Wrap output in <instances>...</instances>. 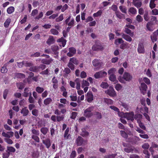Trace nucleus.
Here are the masks:
<instances>
[{"instance_id":"0eeeda50","label":"nucleus","mask_w":158,"mask_h":158,"mask_svg":"<svg viewBox=\"0 0 158 158\" xmlns=\"http://www.w3.org/2000/svg\"><path fill=\"white\" fill-rule=\"evenodd\" d=\"M126 118L128 120H130L131 122H133L134 120V113L133 112H126L125 113Z\"/></svg>"},{"instance_id":"f3484780","label":"nucleus","mask_w":158,"mask_h":158,"mask_svg":"<svg viewBox=\"0 0 158 158\" xmlns=\"http://www.w3.org/2000/svg\"><path fill=\"white\" fill-rule=\"evenodd\" d=\"M130 36V35L129 36L127 34H125L124 33L122 35V37L123 38L127 41L129 42H131L132 40V39Z\"/></svg>"},{"instance_id":"774afa93","label":"nucleus","mask_w":158,"mask_h":158,"mask_svg":"<svg viewBox=\"0 0 158 158\" xmlns=\"http://www.w3.org/2000/svg\"><path fill=\"white\" fill-rule=\"evenodd\" d=\"M124 42V41L122 38H119L116 39L115 41V44H117L123 43Z\"/></svg>"},{"instance_id":"4468645a","label":"nucleus","mask_w":158,"mask_h":158,"mask_svg":"<svg viewBox=\"0 0 158 158\" xmlns=\"http://www.w3.org/2000/svg\"><path fill=\"white\" fill-rule=\"evenodd\" d=\"M21 113L24 117H26L27 116L29 113V110L27 109V107H24L22 108L20 112Z\"/></svg>"},{"instance_id":"6e6d98bb","label":"nucleus","mask_w":158,"mask_h":158,"mask_svg":"<svg viewBox=\"0 0 158 158\" xmlns=\"http://www.w3.org/2000/svg\"><path fill=\"white\" fill-rule=\"evenodd\" d=\"M67 66L72 70H73L75 69V65L70 61L68 63Z\"/></svg>"},{"instance_id":"de8ad7c7","label":"nucleus","mask_w":158,"mask_h":158,"mask_svg":"<svg viewBox=\"0 0 158 158\" xmlns=\"http://www.w3.org/2000/svg\"><path fill=\"white\" fill-rule=\"evenodd\" d=\"M37 135H32L31 136L32 139H34L35 142L37 143H39L40 142V138Z\"/></svg>"},{"instance_id":"473e14b6","label":"nucleus","mask_w":158,"mask_h":158,"mask_svg":"<svg viewBox=\"0 0 158 158\" xmlns=\"http://www.w3.org/2000/svg\"><path fill=\"white\" fill-rule=\"evenodd\" d=\"M89 85V83L87 81L83 80L82 81L81 87L82 88H84L85 86H88Z\"/></svg>"},{"instance_id":"e433bc0d","label":"nucleus","mask_w":158,"mask_h":158,"mask_svg":"<svg viewBox=\"0 0 158 158\" xmlns=\"http://www.w3.org/2000/svg\"><path fill=\"white\" fill-rule=\"evenodd\" d=\"M52 61V60L51 59H45L42 60V62L44 64H49Z\"/></svg>"},{"instance_id":"72a5a7b5","label":"nucleus","mask_w":158,"mask_h":158,"mask_svg":"<svg viewBox=\"0 0 158 158\" xmlns=\"http://www.w3.org/2000/svg\"><path fill=\"white\" fill-rule=\"evenodd\" d=\"M143 18L144 20L146 21H148L149 20L150 17L148 16V10L145 11Z\"/></svg>"},{"instance_id":"37998d69","label":"nucleus","mask_w":158,"mask_h":158,"mask_svg":"<svg viewBox=\"0 0 158 158\" xmlns=\"http://www.w3.org/2000/svg\"><path fill=\"white\" fill-rule=\"evenodd\" d=\"M137 123L139 124V127L142 129L145 130L146 128L144 125V124L141 122V120H138Z\"/></svg>"},{"instance_id":"052dcab7","label":"nucleus","mask_w":158,"mask_h":158,"mask_svg":"<svg viewBox=\"0 0 158 158\" xmlns=\"http://www.w3.org/2000/svg\"><path fill=\"white\" fill-rule=\"evenodd\" d=\"M7 151L9 152H14L15 151V149L13 147H7Z\"/></svg>"},{"instance_id":"dca6fc26","label":"nucleus","mask_w":158,"mask_h":158,"mask_svg":"<svg viewBox=\"0 0 158 158\" xmlns=\"http://www.w3.org/2000/svg\"><path fill=\"white\" fill-rule=\"evenodd\" d=\"M89 133L87 131L85 128H83L81 129V132L80 135L82 137H87L89 135Z\"/></svg>"},{"instance_id":"f03ea898","label":"nucleus","mask_w":158,"mask_h":158,"mask_svg":"<svg viewBox=\"0 0 158 158\" xmlns=\"http://www.w3.org/2000/svg\"><path fill=\"white\" fill-rule=\"evenodd\" d=\"M94 107L93 106H90L86 109L84 111L83 115L87 118H89L92 116L94 115L93 111Z\"/></svg>"},{"instance_id":"bf43d9fd","label":"nucleus","mask_w":158,"mask_h":158,"mask_svg":"<svg viewBox=\"0 0 158 158\" xmlns=\"http://www.w3.org/2000/svg\"><path fill=\"white\" fill-rule=\"evenodd\" d=\"M116 155V154L108 155L105 156L104 158H115Z\"/></svg>"},{"instance_id":"338daca9","label":"nucleus","mask_w":158,"mask_h":158,"mask_svg":"<svg viewBox=\"0 0 158 158\" xmlns=\"http://www.w3.org/2000/svg\"><path fill=\"white\" fill-rule=\"evenodd\" d=\"M116 71V69L115 68H113L110 69L108 71V73L109 74L112 75L114 74V73Z\"/></svg>"},{"instance_id":"e2e57ef3","label":"nucleus","mask_w":158,"mask_h":158,"mask_svg":"<svg viewBox=\"0 0 158 158\" xmlns=\"http://www.w3.org/2000/svg\"><path fill=\"white\" fill-rule=\"evenodd\" d=\"M77 115V113L75 112H73L71 113L70 116V118L72 119H75Z\"/></svg>"},{"instance_id":"393cba45","label":"nucleus","mask_w":158,"mask_h":158,"mask_svg":"<svg viewBox=\"0 0 158 158\" xmlns=\"http://www.w3.org/2000/svg\"><path fill=\"white\" fill-rule=\"evenodd\" d=\"M29 70L31 71L34 72H38V66H32L30 67Z\"/></svg>"},{"instance_id":"a878e982","label":"nucleus","mask_w":158,"mask_h":158,"mask_svg":"<svg viewBox=\"0 0 158 158\" xmlns=\"http://www.w3.org/2000/svg\"><path fill=\"white\" fill-rule=\"evenodd\" d=\"M15 8L13 6H10L7 8L6 11L8 14H11L15 11Z\"/></svg>"},{"instance_id":"2f4dec72","label":"nucleus","mask_w":158,"mask_h":158,"mask_svg":"<svg viewBox=\"0 0 158 158\" xmlns=\"http://www.w3.org/2000/svg\"><path fill=\"white\" fill-rule=\"evenodd\" d=\"M31 92L28 89V88H25L24 89V91L23 96L25 97H27L29 96V93Z\"/></svg>"},{"instance_id":"8fccbe9b","label":"nucleus","mask_w":158,"mask_h":158,"mask_svg":"<svg viewBox=\"0 0 158 158\" xmlns=\"http://www.w3.org/2000/svg\"><path fill=\"white\" fill-rule=\"evenodd\" d=\"M29 102L30 103H34L35 101L33 98L31 96V93H29V97L28 99Z\"/></svg>"},{"instance_id":"4d7b16f0","label":"nucleus","mask_w":158,"mask_h":158,"mask_svg":"<svg viewBox=\"0 0 158 158\" xmlns=\"http://www.w3.org/2000/svg\"><path fill=\"white\" fill-rule=\"evenodd\" d=\"M32 114L35 116H37L38 115L39 111L37 109H34L32 110Z\"/></svg>"},{"instance_id":"58836bf2","label":"nucleus","mask_w":158,"mask_h":158,"mask_svg":"<svg viewBox=\"0 0 158 158\" xmlns=\"http://www.w3.org/2000/svg\"><path fill=\"white\" fill-rule=\"evenodd\" d=\"M142 118V115L141 114H135L134 116V118L135 120H136L137 121V122H138V120H140V119Z\"/></svg>"},{"instance_id":"ea45409f","label":"nucleus","mask_w":158,"mask_h":158,"mask_svg":"<svg viewBox=\"0 0 158 158\" xmlns=\"http://www.w3.org/2000/svg\"><path fill=\"white\" fill-rule=\"evenodd\" d=\"M11 22V19H10L9 18L7 19L6 20L5 22L4 25V27H8Z\"/></svg>"},{"instance_id":"bb28decb","label":"nucleus","mask_w":158,"mask_h":158,"mask_svg":"<svg viewBox=\"0 0 158 158\" xmlns=\"http://www.w3.org/2000/svg\"><path fill=\"white\" fill-rule=\"evenodd\" d=\"M48 131V129L45 127H42L40 130V132L44 135H45L47 134Z\"/></svg>"},{"instance_id":"ddd939ff","label":"nucleus","mask_w":158,"mask_h":158,"mask_svg":"<svg viewBox=\"0 0 158 158\" xmlns=\"http://www.w3.org/2000/svg\"><path fill=\"white\" fill-rule=\"evenodd\" d=\"M57 42L60 43L59 45L60 46H62L63 47H64L66 44L67 41L63 37H61L57 40Z\"/></svg>"},{"instance_id":"39448f33","label":"nucleus","mask_w":158,"mask_h":158,"mask_svg":"<svg viewBox=\"0 0 158 158\" xmlns=\"http://www.w3.org/2000/svg\"><path fill=\"white\" fill-rule=\"evenodd\" d=\"M86 142V141L80 136H78L75 141V143L77 146L83 145Z\"/></svg>"},{"instance_id":"4be33fe9","label":"nucleus","mask_w":158,"mask_h":158,"mask_svg":"<svg viewBox=\"0 0 158 158\" xmlns=\"http://www.w3.org/2000/svg\"><path fill=\"white\" fill-rule=\"evenodd\" d=\"M76 84V88L77 90H79L81 87V79L79 78H77L75 80Z\"/></svg>"},{"instance_id":"f8f14e48","label":"nucleus","mask_w":158,"mask_h":158,"mask_svg":"<svg viewBox=\"0 0 158 158\" xmlns=\"http://www.w3.org/2000/svg\"><path fill=\"white\" fill-rule=\"evenodd\" d=\"M133 4L135 6L139 8L142 6V0H133Z\"/></svg>"},{"instance_id":"1a4fd4ad","label":"nucleus","mask_w":158,"mask_h":158,"mask_svg":"<svg viewBox=\"0 0 158 158\" xmlns=\"http://www.w3.org/2000/svg\"><path fill=\"white\" fill-rule=\"evenodd\" d=\"M76 50L74 47H71L69 48V52L67 53V56L69 57L73 56L76 53Z\"/></svg>"},{"instance_id":"5701e85b","label":"nucleus","mask_w":158,"mask_h":158,"mask_svg":"<svg viewBox=\"0 0 158 158\" xmlns=\"http://www.w3.org/2000/svg\"><path fill=\"white\" fill-rule=\"evenodd\" d=\"M15 77L18 78H24L25 77V75L23 73H16L15 74Z\"/></svg>"},{"instance_id":"a18cd8bd","label":"nucleus","mask_w":158,"mask_h":158,"mask_svg":"<svg viewBox=\"0 0 158 158\" xmlns=\"http://www.w3.org/2000/svg\"><path fill=\"white\" fill-rule=\"evenodd\" d=\"M49 69H47L45 70L42 71L40 73V74L43 75H49L50 74V73H49Z\"/></svg>"},{"instance_id":"0e129e2a","label":"nucleus","mask_w":158,"mask_h":158,"mask_svg":"<svg viewBox=\"0 0 158 158\" xmlns=\"http://www.w3.org/2000/svg\"><path fill=\"white\" fill-rule=\"evenodd\" d=\"M136 21L139 23L142 22L143 20V19L142 17L139 15H138L136 16Z\"/></svg>"},{"instance_id":"864d4df0","label":"nucleus","mask_w":158,"mask_h":158,"mask_svg":"<svg viewBox=\"0 0 158 158\" xmlns=\"http://www.w3.org/2000/svg\"><path fill=\"white\" fill-rule=\"evenodd\" d=\"M100 86L104 89H107L109 87V85L106 82H102L100 85Z\"/></svg>"},{"instance_id":"603ef678","label":"nucleus","mask_w":158,"mask_h":158,"mask_svg":"<svg viewBox=\"0 0 158 158\" xmlns=\"http://www.w3.org/2000/svg\"><path fill=\"white\" fill-rule=\"evenodd\" d=\"M94 115L96 116V118L98 119H101L102 118L101 113L99 112H95Z\"/></svg>"},{"instance_id":"5fc2aeb1","label":"nucleus","mask_w":158,"mask_h":158,"mask_svg":"<svg viewBox=\"0 0 158 158\" xmlns=\"http://www.w3.org/2000/svg\"><path fill=\"white\" fill-rule=\"evenodd\" d=\"M64 19L63 15L62 14H61L58 18L56 19V21L57 22L62 21Z\"/></svg>"},{"instance_id":"79ce46f5","label":"nucleus","mask_w":158,"mask_h":158,"mask_svg":"<svg viewBox=\"0 0 158 158\" xmlns=\"http://www.w3.org/2000/svg\"><path fill=\"white\" fill-rule=\"evenodd\" d=\"M44 89L43 87L37 86L35 90L39 94L42 93L44 91Z\"/></svg>"},{"instance_id":"c9c22d12","label":"nucleus","mask_w":158,"mask_h":158,"mask_svg":"<svg viewBox=\"0 0 158 158\" xmlns=\"http://www.w3.org/2000/svg\"><path fill=\"white\" fill-rule=\"evenodd\" d=\"M52 101V100L51 98H47L44 100V103L45 105H47L50 104Z\"/></svg>"},{"instance_id":"aec40b11","label":"nucleus","mask_w":158,"mask_h":158,"mask_svg":"<svg viewBox=\"0 0 158 158\" xmlns=\"http://www.w3.org/2000/svg\"><path fill=\"white\" fill-rule=\"evenodd\" d=\"M87 101L88 102H91L93 100V95L92 93H87Z\"/></svg>"},{"instance_id":"49530a36","label":"nucleus","mask_w":158,"mask_h":158,"mask_svg":"<svg viewBox=\"0 0 158 158\" xmlns=\"http://www.w3.org/2000/svg\"><path fill=\"white\" fill-rule=\"evenodd\" d=\"M102 13V10H99L96 13H94L93 14V16L94 17H98L100 16Z\"/></svg>"},{"instance_id":"cd10ccee","label":"nucleus","mask_w":158,"mask_h":158,"mask_svg":"<svg viewBox=\"0 0 158 158\" xmlns=\"http://www.w3.org/2000/svg\"><path fill=\"white\" fill-rule=\"evenodd\" d=\"M109 79L111 81L115 82V83L118 82V81L116 80V76L114 74L110 75L109 77Z\"/></svg>"},{"instance_id":"9d476101","label":"nucleus","mask_w":158,"mask_h":158,"mask_svg":"<svg viewBox=\"0 0 158 158\" xmlns=\"http://www.w3.org/2000/svg\"><path fill=\"white\" fill-rule=\"evenodd\" d=\"M158 36V29L156 31H154L151 36V40L153 42H154L157 41Z\"/></svg>"},{"instance_id":"7c9ffc66","label":"nucleus","mask_w":158,"mask_h":158,"mask_svg":"<svg viewBox=\"0 0 158 158\" xmlns=\"http://www.w3.org/2000/svg\"><path fill=\"white\" fill-rule=\"evenodd\" d=\"M69 61L76 65H78L79 63V61L74 57L71 58L70 59Z\"/></svg>"},{"instance_id":"b1692460","label":"nucleus","mask_w":158,"mask_h":158,"mask_svg":"<svg viewBox=\"0 0 158 158\" xmlns=\"http://www.w3.org/2000/svg\"><path fill=\"white\" fill-rule=\"evenodd\" d=\"M54 41V39L53 37L52 36H50L46 42V43L47 44L49 45H50L53 44Z\"/></svg>"},{"instance_id":"a211bd4d","label":"nucleus","mask_w":158,"mask_h":158,"mask_svg":"<svg viewBox=\"0 0 158 158\" xmlns=\"http://www.w3.org/2000/svg\"><path fill=\"white\" fill-rule=\"evenodd\" d=\"M92 64L94 67H98L101 65L99 60L97 59H95L93 60L92 61Z\"/></svg>"},{"instance_id":"09e8293b","label":"nucleus","mask_w":158,"mask_h":158,"mask_svg":"<svg viewBox=\"0 0 158 158\" xmlns=\"http://www.w3.org/2000/svg\"><path fill=\"white\" fill-rule=\"evenodd\" d=\"M143 153L146 155L145 156V158H150V154L148 150L144 149L143 151Z\"/></svg>"},{"instance_id":"6ab92c4d","label":"nucleus","mask_w":158,"mask_h":158,"mask_svg":"<svg viewBox=\"0 0 158 158\" xmlns=\"http://www.w3.org/2000/svg\"><path fill=\"white\" fill-rule=\"evenodd\" d=\"M43 143L44 144L47 148H48L51 146L50 140L48 139L42 140Z\"/></svg>"},{"instance_id":"3c124183","label":"nucleus","mask_w":158,"mask_h":158,"mask_svg":"<svg viewBox=\"0 0 158 158\" xmlns=\"http://www.w3.org/2000/svg\"><path fill=\"white\" fill-rule=\"evenodd\" d=\"M119 9L122 13L125 14L127 13V9L125 6H120Z\"/></svg>"},{"instance_id":"680f3d73","label":"nucleus","mask_w":158,"mask_h":158,"mask_svg":"<svg viewBox=\"0 0 158 158\" xmlns=\"http://www.w3.org/2000/svg\"><path fill=\"white\" fill-rule=\"evenodd\" d=\"M24 66L26 67H31L33 65V64L32 63L28 62L27 61H24Z\"/></svg>"},{"instance_id":"2eb2a0df","label":"nucleus","mask_w":158,"mask_h":158,"mask_svg":"<svg viewBox=\"0 0 158 158\" xmlns=\"http://www.w3.org/2000/svg\"><path fill=\"white\" fill-rule=\"evenodd\" d=\"M51 50L52 52V53L55 55H57L58 54V51L59 50V47L57 46L53 45L51 47Z\"/></svg>"},{"instance_id":"c85d7f7f","label":"nucleus","mask_w":158,"mask_h":158,"mask_svg":"<svg viewBox=\"0 0 158 158\" xmlns=\"http://www.w3.org/2000/svg\"><path fill=\"white\" fill-rule=\"evenodd\" d=\"M104 102L108 105H112L113 104V101L110 99L107 98H104Z\"/></svg>"},{"instance_id":"13d9d810","label":"nucleus","mask_w":158,"mask_h":158,"mask_svg":"<svg viewBox=\"0 0 158 158\" xmlns=\"http://www.w3.org/2000/svg\"><path fill=\"white\" fill-rule=\"evenodd\" d=\"M69 128L68 127L66 128V130H65L64 134V137L65 138L66 137L67 139H68L69 137V134H68L69 132Z\"/></svg>"},{"instance_id":"7ed1b4c3","label":"nucleus","mask_w":158,"mask_h":158,"mask_svg":"<svg viewBox=\"0 0 158 158\" xmlns=\"http://www.w3.org/2000/svg\"><path fill=\"white\" fill-rule=\"evenodd\" d=\"M104 46L99 42H95V44L92 47V49L94 51H99L104 49Z\"/></svg>"},{"instance_id":"6e6552de","label":"nucleus","mask_w":158,"mask_h":158,"mask_svg":"<svg viewBox=\"0 0 158 158\" xmlns=\"http://www.w3.org/2000/svg\"><path fill=\"white\" fill-rule=\"evenodd\" d=\"M147 88V86L145 83H141V86L140 87V90L143 95H144L146 93Z\"/></svg>"},{"instance_id":"423d86ee","label":"nucleus","mask_w":158,"mask_h":158,"mask_svg":"<svg viewBox=\"0 0 158 158\" xmlns=\"http://www.w3.org/2000/svg\"><path fill=\"white\" fill-rule=\"evenodd\" d=\"M137 51L139 54H144L145 53V49L143 43H139L138 45Z\"/></svg>"},{"instance_id":"f704fd0d","label":"nucleus","mask_w":158,"mask_h":158,"mask_svg":"<svg viewBox=\"0 0 158 158\" xmlns=\"http://www.w3.org/2000/svg\"><path fill=\"white\" fill-rule=\"evenodd\" d=\"M115 14L116 17L120 19H122L123 17L124 16V15L121 13L119 11L115 12Z\"/></svg>"},{"instance_id":"20e7f679","label":"nucleus","mask_w":158,"mask_h":158,"mask_svg":"<svg viewBox=\"0 0 158 158\" xmlns=\"http://www.w3.org/2000/svg\"><path fill=\"white\" fill-rule=\"evenodd\" d=\"M105 93L111 97H114L117 95L114 89L111 86H110L109 89L106 91Z\"/></svg>"},{"instance_id":"f257e3e1","label":"nucleus","mask_w":158,"mask_h":158,"mask_svg":"<svg viewBox=\"0 0 158 158\" xmlns=\"http://www.w3.org/2000/svg\"><path fill=\"white\" fill-rule=\"evenodd\" d=\"M132 79V76L128 72L124 73L123 76H119L118 79L119 81L122 83L125 84L126 81L130 82Z\"/></svg>"},{"instance_id":"412c9836","label":"nucleus","mask_w":158,"mask_h":158,"mask_svg":"<svg viewBox=\"0 0 158 158\" xmlns=\"http://www.w3.org/2000/svg\"><path fill=\"white\" fill-rule=\"evenodd\" d=\"M124 31L126 34H129L131 37H132L134 35V32H131V31L129 28L125 27Z\"/></svg>"},{"instance_id":"69168bd1","label":"nucleus","mask_w":158,"mask_h":158,"mask_svg":"<svg viewBox=\"0 0 158 158\" xmlns=\"http://www.w3.org/2000/svg\"><path fill=\"white\" fill-rule=\"evenodd\" d=\"M17 86L18 89H22L24 87L23 84L22 82L17 83Z\"/></svg>"},{"instance_id":"c756f323","label":"nucleus","mask_w":158,"mask_h":158,"mask_svg":"<svg viewBox=\"0 0 158 158\" xmlns=\"http://www.w3.org/2000/svg\"><path fill=\"white\" fill-rule=\"evenodd\" d=\"M128 11L132 15H135L137 13V10L133 7L130 8L128 10Z\"/></svg>"},{"instance_id":"9b49d317","label":"nucleus","mask_w":158,"mask_h":158,"mask_svg":"<svg viewBox=\"0 0 158 158\" xmlns=\"http://www.w3.org/2000/svg\"><path fill=\"white\" fill-rule=\"evenodd\" d=\"M14 135V132L11 131L7 132V133L3 132L2 133V135L3 136L9 138L13 137Z\"/></svg>"},{"instance_id":"c03bdc74","label":"nucleus","mask_w":158,"mask_h":158,"mask_svg":"<svg viewBox=\"0 0 158 158\" xmlns=\"http://www.w3.org/2000/svg\"><path fill=\"white\" fill-rule=\"evenodd\" d=\"M146 27L147 29L149 31H152L153 30V29L152 27V24L150 22H148L147 24Z\"/></svg>"},{"instance_id":"4c0bfd02","label":"nucleus","mask_w":158,"mask_h":158,"mask_svg":"<svg viewBox=\"0 0 158 158\" xmlns=\"http://www.w3.org/2000/svg\"><path fill=\"white\" fill-rule=\"evenodd\" d=\"M39 153L38 151H34L31 154L33 158H38L39 156Z\"/></svg>"},{"instance_id":"a19ab883","label":"nucleus","mask_w":158,"mask_h":158,"mask_svg":"<svg viewBox=\"0 0 158 158\" xmlns=\"http://www.w3.org/2000/svg\"><path fill=\"white\" fill-rule=\"evenodd\" d=\"M51 34L54 35H57L59 34V32L57 29L52 28L50 30Z\"/></svg>"}]
</instances>
